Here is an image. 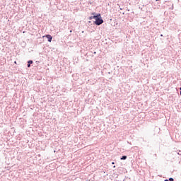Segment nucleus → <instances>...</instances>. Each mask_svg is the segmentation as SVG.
Returning a JSON list of instances; mask_svg holds the SVG:
<instances>
[{"instance_id": "1", "label": "nucleus", "mask_w": 181, "mask_h": 181, "mask_svg": "<svg viewBox=\"0 0 181 181\" xmlns=\"http://www.w3.org/2000/svg\"><path fill=\"white\" fill-rule=\"evenodd\" d=\"M91 15H93V25H96V26H100V25H103L104 23V20L101 17V13H91Z\"/></svg>"}, {"instance_id": "2", "label": "nucleus", "mask_w": 181, "mask_h": 181, "mask_svg": "<svg viewBox=\"0 0 181 181\" xmlns=\"http://www.w3.org/2000/svg\"><path fill=\"white\" fill-rule=\"evenodd\" d=\"M44 37H47V41L49 42H52V40H53V37L49 34L45 35Z\"/></svg>"}, {"instance_id": "3", "label": "nucleus", "mask_w": 181, "mask_h": 181, "mask_svg": "<svg viewBox=\"0 0 181 181\" xmlns=\"http://www.w3.org/2000/svg\"><path fill=\"white\" fill-rule=\"evenodd\" d=\"M30 64H33V60H29L28 61V64H27V67H30Z\"/></svg>"}, {"instance_id": "4", "label": "nucleus", "mask_w": 181, "mask_h": 181, "mask_svg": "<svg viewBox=\"0 0 181 181\" xmlns=\"http://www.w3.org/2000/svg\"><path fill=\"white\" fill-rule=\"evenodd\" d=\"M128 157L127 156H122L121 158H120V159H121V160H127V158Z\"/></svg>"}, {"instance_id": "5", "label": "nucleus", "mask_w": 181, "mask_h": 181, "mask_svg": "<svg viewBox=\"0 0 181 181\" xmlns=\"http://www.w3.org/2000/svg\"><path fill=\"white\" fill-rule=\"evenodd\" d=\"M164 181H175V179H173V177H170L168 180L166 179Z\"/></svg>"}, {"instance_id": "6", "label": "nucleus", "mask_w": 181, "mask_h": 181, "mask_svg": "<svg viewBox=\"0 0 181 181\" xmlns=\"http://www.w3.org/2000/svg\"><path fill=\"white\" fill-rule=\"evenodd\" d=\"M88 19L89 21H91V19H94V15H93V16H89V17L88 18Z\"/></svg>"}, {"instance_id": "7", "label": "nucleus", "mask_w": 181, "mask_h": 181, "mask_svg": "<svg viewBox=\"0 0 181 181\" xmlns=\"http://www.w3.org/2000/svg\"><path fill=\"white\" fill-rule=\"evenodd\" d=\"M177 155L181 156V151H177Z\"/></svg>"}, {"instance_id": "8", "label": "nucleus", "mask_w": 181, "mask_h": 181, "mask_svg": "<svg viewBox=\"0 0 181 181\" xmlns=\"http://www.w3.org/2000/svg\"><path fill=\"white\" fill-rule=\"evenodd\" d=\"M180 95H181V87L180 88Z\"/></svg>"}, {"instance_id": "9", "label": "nucleus", "mask_w": 181, "mask_h": 181, "mask_svg": "<svg viewBox=\"0 0 181 181\" xmlns=\"http://www.w3.org/2000/svg\"><path fill=\"white\" fill-rule=\"evenodd\" d=\"M160 37H163V34H160Z\"/></svg>"}, {"instance_id": "10", "label": "nucleus", "mask_w": 181, "mask_h": 181, "mask_svg": "<svg viewBox=\"0 0 181 181\" xmlns=\"http://www.w3.org/2000/svg\"><path fill=\"white\" fill-rule=\"evenodd\" d=\"M115 163L112 162V165H114Z\"/></svg>"}, {"instance_id": "11", "label": "nucleus", "mask_w": 181, "mask_h": 181, "mask_svg": "<svg viewBox=\"0 0 181 181\" xmlns=\"http://www.w3.org/2000/svg\"><path fill=\"white\" fill-rule=\"evenodd\" d=\"M14 63L16 64V61H15Z\"/></svg>"}, {"instance_id": "12", "label": "nucleus", "mask_w": 181, "mask_h": 181, "mask_svg": "<svg viewBox=\"0 0 181 181\" xmlns=\"http://www.w3.org/2000/svg\"><path fill=\"white\" fill-rule=\"evenodd\" d=\"M156 2H158V1H159V0H156Z\"/></svg>"}]
</instances>
